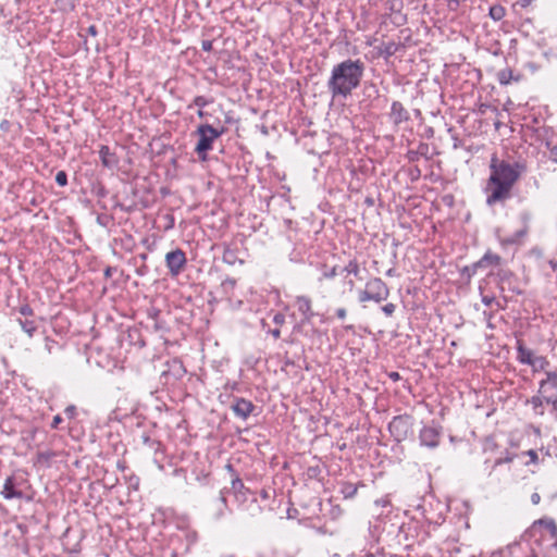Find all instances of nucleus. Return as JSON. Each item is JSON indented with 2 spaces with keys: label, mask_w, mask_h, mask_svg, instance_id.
<instances>
[{
  "label": "nucleus",
  "mask_w": 557,
  "mask_h": 557,
  "mask_svg": "<svg viewBox=\"0 0 557 557\" xmlns=\"http://www.w3.org/2000/svg\"><path fill=\"white\" fill-rule=\"evenodd\" d=\"M108 152H109L108 147H102L100 150V153L102 156V162L104 165H109L108 156H107Z\"/></svg>",
  "instance_id": "nucleus-18"
},
{
  "label": "nucleus",
  "mask_w": 557,
  "mask_h": 557,
  "mask_svg": "<svg viewBox=\"0 0 557 557\" xmlns=\"http://www.w3.org/2000/svg\"><path fill=\"white\" fill-rule=\"evenodd\" d=\"M65 414H67L70 418H73L74 414H75V407L74 406H69L66 409H65Z\"/></svg>",
  "instance_id": "nucleus-22"
},
{
  "label": "nucleus",
  "mask_w": 557,
  "mask_h": 557,
  "mask_svg": "<svg viewBox=\"0 0 557 557\" xmlns=\"http://www.w3.org/2000/svg\"><path fill=\"white\" fill-rule=\"evenodd\" d=\"M201 47L205 51H210L212 49V41L210 40H203L201 42Z\"/></svg>",
  "instance_id": "nucleus-21"
},
{
  "label": "nucleus",
  "mask_w": 557,
  "mask_h": 557,
  "mask_svg": "<svg viewBox=\"0 0 557 557\" xmlns=\"http://www.w3.org/2000/svg\"><path fill=\"white\" fill-rule=\"evenodd\" d=\"M491 176L488 180V189L491 190L487 197V203L493 205L496 201L504 200L509 197L510 189L516 181L519 178L520 173L524 168L520 164H508L497 161L496 158L492 159Z\"/></svg>",
  "instance_id": "nucleus-1"
},
{
  "label": "nucleus",
  "mask_w": 557,
  "mask_h": 557,
  "mask_svg": "<svg viewBox=\"0 0 557 557\" xmlns=\"http://www.w3.org/2000/svg\"><path fill=\"white\" fill-rule=\"evenodd\" d=\"M296 306L299 312L302 313L306 320H309L312 315L311 300L306 296H298L296 299Z\"/></svg>",
  "instance_id": "nucleus-7"
},
{
  "label": "nucleus",
  "mask_w": 557,
  "mask_h": 557,
  "mask_svg": "<svg viewBox=\"0 0 557 557\" xmlns=\"http://www.w3.org/2000/svg\"><path fill=\"white\" fill-rule=\"evenodd\" d=\"M89 30H90V33H95V27H94V26H91V27L89 28Z\"/></svg>",
  "instance_id": "nucleus-33"
},
{
  "label": "nucleus",
  "mask_w": 557,
  "mask_h": 557,
  "mask_svg": "<svg viewBox=\"0 0 557 557\" xmlns=\"http://www.w3.org/2000/svg\"><path fill=\"white\" fill-rule=\"evenodd\" d=\"M500 261L499 256L487 252L479 262L478 267L496 265Z\"/></svg>",
  "instance_id": "nucleus-9"
},
{
  "label": "nucleus",
  "mask_w": 557,
  "mask_h": 557,
  "mask_svg": "<svg viewBox=\"0 0 557 557\" xmlns=\"http://www.w3.org/2000/svg\"><path fill=\"white\" fill-rule=\"evenodd\" d=\"M391 376H392L393 379H398V373H392V374H391Z\"/></svg>",
  "instance_id": "nucleus-32"
},
{
  "label": "nucleus",
  "mask_w": 557,
  "mask_h": 557,
  "mask_svg": "<svg viewBox=\"0 0 557 557\" xmlns=\"http://www.w3.org/2000/svg\"><path fill=\"white\" fill-rule=\"evenodd\" d=\"M29 311H30V310H29V308H28V307L22 308V313H23V314H27V313H29Z\"/></svg>",
  "instance_id": "nucleus-31"
},
{
  "label": "nucleus",
  "mask_w": 557,
  "mask_h": 557,
  "mask_svg": "<svg viewBox=\"0 0 557 557\" xmlns=\"http://www.w3.org/2000/svg\"><path fill=\"white\" fill-rule=\"evenodd\" d=\"M537 523L544 525L550 532L553 537L557 536V525L554 520H539Z\"/></svg>",
  "instance_id": "nucleus-11"
},
{
  "label": "nucleus",
  "mask_w": 557,
  "mask_h": 557,
  "mask_svg": "<svg viewBox=\"0 0 557 557\" xmlns=\"http://www.w3.org/2000/svg\"><path fill=\"white\" fill-rule=\"evenodd\" d=\"M21 325H22V329L23 331L28 335V336H32L33 333L35 332L36 330V326L33 322H21Z\"/></svg>",
  "instance_id": "nucleus-15"
},
{
  "label": "nucleus",
  "mask_w": 557,
  "mask_h": 557,
  "mask_svg": "<svg viewBox=\"0 0 557 557\" xmlns=\"http://www.w3.org/2000/svg\"><path fill=\"white\" fill-rule=\"evenodd\" d=\"M363 64L360 61L346 60L333 67L327 86L333 97H347L360 84Z\"/></svg>",
  "instance_id": "nucleus-2"
},
{
  "label": "nucleus",
  "mask_w": 557,
  "mask_h": 557,
  "mask_svg": "<svg viewBox=\"0 0 557 557\" xmlns=\"http://www.w3.org/2000/svg\"><path fill=\"white\" fill-rule=\"evenodd\" d=\"M541 500V496L537 493L531 495V502L533 505H537Z\"/></svg>",
  "instance_id": "nucleus-24"
},
{
  "label": "nucleus",
  "mask_w": 557,
  "mask_h": 557,
  "mask_svg": "<svg viewBox=\"0 0 557 557\" xmlns=\"http://www.w3.org/2000/svg\"><path fill=\"white\" fill-rule=\"evenodd\" d=\"M166 267L172 275H177L186 263L185 253L181 249L170 251L165 255Z\"/></svg>",
  "instance_id": "nucleus-5"
},
{
  "label": "nucleus",
  "mask_w": 557,
  "mask_h": 557,
  "mask_svg": "<svg viewBox=\"0 0 557 557\" xmlns=\"http://www.w3.org/2000/svg\"><path fill=\"white\" fill-rule=\"evenodd\" d=\"M61 421H62V418H61L60 416H55V417L53 418V421H52L51 426H52L53 429H55V428L59 425V423H61Z\"/></svg>",
  "instance_id": "nucleus-25"
},
{
  "label": "nucleus",
  "mask_w": 557,
  "mask_h": 557,
  "mask_svg": "<svg viewBox=\"0 0 557 557\" xmlns=\"http://www.w3.org/2000/svg\"><path fill=\"white\" fill-rule=\"evenodd\" d=\"M336 314H337V317H338L339 319H345V317H346V310H345L344 308H339V309H337Z\"/></svg>",
  "instance_id": "nucleus-26"
},
{
  "label": "nucleus",
  "mask_w": 557,
  "mask_h": 557,
  "mask_svg": "<svg viewBox=\"0 0 557 557\" xmlns=\"http://www.w3.org/2000/svg\"><path fill=\"white\" fill-rule=\"evenodd\" d=\"M533 357H534V355L530 349L523 347L521 344L518 346V359L522 363L530 364Z\"/></svg>",
  "instance_id": "nucleus-8"
},
{
  "label": "nucleus",
  "mask_w": 557,
  "mask_h": 557,
  "mask_svg": "<svg viewBox=\"0 0 557 557\" xmlns=\"http://www.w3.org/2000/svg\"><path fill=\"white\" fill-rule=\"evenodd\" d=\"M398 115H399V120H401L403 119L401 112H398Z\"/></svg>",
  "instance_id": "nucleus-34"
},
{
  "label": "nucleus",
  "mask_w": 557,
  "mask_h": 557,
  "mask_svg": "<svg viewBox=\"0 0 557 557\" xmlns=\"http://www.w3.org/2000/svg\"><path fill=\"white\" fill-rule=\"evenodd\" d=\"M490 15L493 20L499 21L504 17L505 10L500 5H494L490 9Z\"/></svg>",
  "instance_id": "nucleus-12"
},
{
  "label": "nucleus",
  "mask_w": 557,
  "mask_h": 557,
  "mask_svg": "<svg viewBox=\"0 0 557 557\" xmlns=\"http://www.w3.org/2000/svg\"><path fill=\"white\" fill-rule=\"evenodd\" d=\"M527 455L530 457V461L535 463L537 461V454L535 450L530 449L527 451Z\"/></svg>",
  "instance_id": "nucleus-20"
},
{
  "label": "nucleus",
  "mask_w": 557,
  "mask_h": 557,
  "mask_svg": "<svg viewBox=\"0 0 557 557\" xmlns=\"http://www.w3.org/2000/svg\"><path fill=\"white\" fill-rule=\"evenodd\" d=\"M398 115H399V120H401L403 119L401 112H398Z\"/></svg>",
  "instance_id": "nucleus-35"
},
{
  "label": "nucleus",
  "mask_w": 557,
  "mask_h": 557,
  "mask_svg": "<svg viewBox=\"0 0 557 557\" xmlns=\"http://www.w3.org/2000/svg\"><path fill=\"white\" fill-rule=\"evenodd\" d=\"M232 409L237 417L246 419L251 413L253 405L250 401L240 398L235 401Z\"/></svg>",
  "instance_id": "nucleus-6"
},
{
  "label": "nucleus",
  "mask_w": 557,
  "mask_h": 557,
  "mask_svg": "<svg viewBox=\"0 0 557 557\" xmlns=\"http://www.w3.org/2000/svg\"><path fill=\"white\" fill-rule=\"evenodd\" d=\"M55 182L58 183V185L60 186H65L66 183H67V176H66V173L63 172V171H60L57 173L55 175Z\"/></svg>",
  "instance_id": "nucleus-17"
},
{
  "label": "nucleus",
  "mask_w": 557,
  "mask_h": 557,
  "mask_svg": "<svg viewBox=\"0 0 557 557\" xmlns=\"http://www.w3.org/2000/svg\"><path fill=\"white\" fill-rule=\"evenodd\" d=\"M550 384L557 385V373H548L547 381L542 383L541 388L545 389Z\"/></svg>",
  "instance_id": "nucleus-16"
},
{
  "label": "nucleus",
  "mask_w": 557,
  "mask_h": 557,
  "mask_svg": "<svg viewBox=\"0 0 557 557\" xmlns=\"http://www.w3.org/2000/svg\"><path fill=\"white\" fill-rule=\"evenodd\" d=\"M199 140L196 145V151L201 156V159H206V152L211 149L212 143L220 136V133L211 125H201L197 131Z\"/></svg>",
  "instance_id": "nucleus-4"
},
{
  "label": "nucleus",
  "mask_w": 557,
  "mask_h": 557,
  "mask_svg": "<svg viewBox=\"0 0 557 557\" xmlns=\"http://www.w3.org/2000/svg\"><path fill=\"white\" fill-rule=\"evenodd\" d=\"M283 321H284V317L282 314H277L274 317V322L276 324H281V323H283Z\"/></svg>",
  "instance_id": "nucleus-28"
},
{
  "label": "nucleus",
  "mask_w": 557,
  "mask_h": 557,
  "mask_svg": "<svg viewBox=\"0 0 557 557\" xmlns=\"http://www.w3.org/2000/svg\"><path fill=\"white\" fill-rule=\"evenodd\" d=\"M437 433L433 430L425 431L423 433V442L425 445L434 446L436 444L435 437Z\"/></svg>",
  "instance_id": "nucleus-13"
},
{
  "label": "nucleus",
  "mask_w": 557,
  "mask_h": 557,
  "mask_svg": "<svg viewBox=\"0 0 557 557\" xmlns=\"http://www.w3.org/2000/svg\"><path fill=\"white\" fill-rule=\"evenodd\" d=\"M272 335H273L275 338H277V337L280 336V330H277V329H276V330H273V331H272Z\"/></svg>",
  "instance_id": "nucleus-29"
},
{
  "label": "nucleus",
  "mask_w": 557,
  "mask_h": 557,
  "mask_svg": "<svg viewBox=\"0 0 557 557\" xmlns=\"http://www.w3.org/2000/svg\"><path fill=\"white\" fill-rule=\"evenodd\" d=\"M398 108H399V110L401 109V108H400V104H398V103H394V104H393V112L395 113V112L398 110Z\"/></svg>",
  "instance_id": "nucleus-30"
},
{
  "label": "nucleus",
  "mask_w": 557,
  "mask_h": 557,
  "mask_svg": "<svg viewBox=\"0 0 557 557\" xmlns=\"http://www.w3.org/2000/svg\"><path fill=\"white\" fill-rule=\"evenodd\" d=\"M546 361L543 357L534 356L530 366H532L535 370H543L545 368Z\"/></svg>",
  "instance_id": "nucleus-14"
},
{
  "label": "nucleus",
  "mask_w": 557,
  "mask_h": 557,
  "mask_svg": "<svg viewBox=\"0 0 557 557\" xmlns=\"http://www.w3.org/2000/svg\"><path fill=\"white\" fill-rule=\"evenodd\" d=\"M382 309L387 315H391L395 310V306L393 304H387Z\"/></svg>",
  "instance_id": "nucleus-19"
},
{
  "label": "nucleus",
  "mask_w": 557,
  "mask_h": 557,
  "mask_svg": "<svg viewBox=\"0 0 557 557\" xmlns=\"http://www.w3.org/2000/svg\"><path fill=\"white\" fill-rule=\"evenodd\" d=\"M335 275H336V269L335 268H333L330 272H325L324 273V277H327V278L334 277Z\"/></svg>",
  "instance_id": "nucleus-27"
},
{
  "label": "nucleus",
  "mask_w": 557,
  "mask_h": 557,
  "mask_svg": "<svg viewBox=\"0 0 557 557\" xmlns=\"http://www.w3.org/2000/svg\"><path fill=\"white\" fill-rule=\"evenodd\" d=\"M2 496L4 498H13L15 496H20V493H16L13 488V481L12 479H7L3 491L1 492Z\"/></svg>",
  "instance_id": "nucleus-10"
},
{
  "label": "nucleus",
  "mask_w": 557,
  "mask_h": 557,
  "mask_svg": "<svg viewBox=\"0 0 557 557\" xmlns=\"http://www.w3.org/2000/svg\"><path fill=\"white\" fill-rule=\"evenodd\" d=\"M400 424H403V420L399 419V418H396V419L393 420V422L391 423L389 428L391 429L399 428Z\"/></svg>",
  "instance_id": "nucleus-23"
},
{
  "label": "nucleus",
  "mask_w": 557,
  "mask_h": 557,
  "mask_svg": "<svg viewBox=\"0 0 557 557\" xmlns=\"http://www.w3.org/2000/svg\"><path fill=\"white\" fill-rule=\"evenodd\" d=\"M388 296V290L385 283L380 278L370 280L366 288L360 292L359 300L361 302L373 300L375 302H381L385 300Z\"/></svg>",
  "instance_id": "nucleus-3"
}]
</instances>
